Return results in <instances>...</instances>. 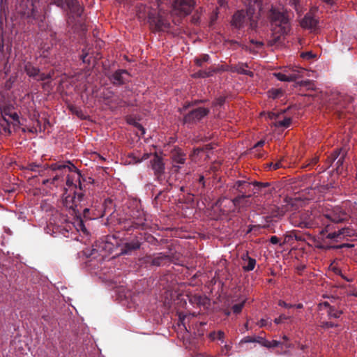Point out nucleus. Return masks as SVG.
I'll list each match as a JSON object with an SVG mask.
<instances>
[{
  "mask_svg": "<svg viewBox=\"0 0 357 357\" xmlns=\"http://www.w3.org/2000/svg\"><path fill=\"white\" fill-rule=\"evenodd\" d=\"M255 342V336L244 337L240 342V344Z\"/></svg>",
  "mask_w": 357,
  "mask_h": 357,
  "instance_id": "nucleus-57",
  "label": "nucleus"
},
{
  "mask_svg": "<svg viewBox=\"0 0 357 357\" xmlns=\"http://www.w3.org/2000/svg\"><path fill=\"white\" fill-rule=\"evenodd\" d=\"M129 73L126 70L119 69L114 72L108 78L114 86H121L128 82Z\"/></svg>",
  "mask_w": 357,
  "mask_h": 357,
  "instance_id": "nucleus-15",
  "label": "nucleus"
},
{
  "mask_svg": "<svg viewBox=\"0 0 357 357\" xmlns=\"http://www.w3.org/2000/svg\"><path fill=\"white\" fill-rule=\"evenodd\" d=\"M9 117L14 121V126H18L20 123L19 116L16 112H12L11 116H9Z\"/></svg>",
  "mask_w": 357,
  "mask_h": 357,
  "instance_id": "nucleus-55",
  "label": "nucleus"
},
{
  "mask_svg": "<svg viewBox=\"0 0 357 357\" xmlns=\"http://www.w3.org/2000/svg\"><path fill=\"white\" fill-rule=\"evenodd\" d=\"M225 100H226V98L225 96H219L217 98H215V100L213 102V105L214 107H217V106L221 107L225 104Z\"/></svg>",
  "mask_w": 357,
  "mask_h": 357,
  "instance_id": "nucleus-49",
  "label": "nucleus"
},
{
  "mask_svg": "<svg viewBox=\"0 0 357 357\" xmlns=\"http://www.w3.org/2000/svg\"><path fill=\"white\" fill-rule=\"evenodd\" d=\"M77 230L82 231L84 234H88L87 229L84 224V219L80 215L76 216Z\"/></svg>",
  "mask_w": 357,
  "mask_h": 357,
  "instance_id": "nucleus-39",
  "label": "nucleus"
},
{
  "mask_svg": "<svg viewBox=\"0 0 357 357\" xmlns=\"http://www.w3.org/2000/svg\"><path fill=\"white\" fill-rule=\"evenodd\" d=\"M241 259L243 261V269L245 271H251L255 268L256 260L250 257L248 252L241 256Z\"/></svg>",
  "mask_w": 357,
  "mask_h": 357,
  "instance_id": "nucleus-25",
  "label": "nucleus"
},
{
  "mask_svg": "<svg viewBox=\"0 0 357 357\" xmlns=\"http://www.w3.org/2000/svg\"><path fill=\"white\" fill-rule=\"evenodd\" d=\"M75 178H71L69 175L66 178V185L68 187L75 186L77 185V183H74Z\"/></svg>",
  "mask_w": 357,
  "mask_h": 357,
  "instance_id": "nucleus-60",
  "label": "nucleus"
},
{
  "mask_svg": "<svg viewBox=\"0 0 357 357\" xmlns=\"http://www.w3.org/2000/svg\"><path fill=\"white\" fill-rule=\"evenodd\" d=\"M266 342L267 343L266 344V345L265 347L266 348L277 347L282 344V342L278 340H273L271 342L267 340Z\"/></svg>",
  "mask_w": 357,
  "mask_h": 357,
  "instance_id": "nucleus-50",
  "label": "nucleus"
},
{
  "mask_svg": "<svg viewBox=\"0 0 357 357\" xmlns=\"http://www.w3.org/2000/svg\"><path fill=\"white\" fill-rule=\"evenodd\" d=\"M195 185H197L196 187V192L199 195L204 194L205 192L206 182L203 175L199 176L198 179L195 182Z\"/></svg>",
  "mask_w": 357,
  "mask_h": 357,
  "instance_id": "nucleus-30",
  "label": "nucleus"
},
{
  "mask_svg": "<svg viewBox=\"0 0 357 357\" xmlns=\"http://www.w3.org/2000/svg\"><path fill=\"white\" fill-rule=\"evenodd\" d=\"M149 167L153 172L155 180L160 184L167 183L172 185L169 179L165 178V164L164 159L161 155L155 153L149 161Z\"/></svg>",
  "mask_w": 357,
  "mask_h": 357,
  "instance_id": "nucleus-8",
  "label": "nucleus"
},
{
  "mask_svg": "<svg viewBox=\"0 0 357 357\" xmlns=\"http://www.w3.org/2000/svg\"><path fill=\"white\" fill-rule=\"evenodd\" d=\"M344 151H345L342 149L335 150L331 156L328 158V162L330 163V165H332V164L342 155Z\"/></svg>",
  "mask_w": 357,
  "mask_h": 357,
  "instance_id": "nucleus-34",
  "label": "nucleus"
},
{
  "mask_svg": "<svg viewBox=\"0 0 357 357\" xmlns=\"http://www.w3.org/2000/svg\"><path fill=\"white\" fill-rule=\"evenodd\" d=\"M209 112V109L206 107L193 108L183 115V123L188 126H195L207 116Z\"/></svg>",
  "mask_w": 357,
  "mask_h": 357,
  "instance_id": "nucleus-10",
  "label": "nucleus"
},
{
  "mask_svg": "<svg viewBox=\"0 0 357 357\" xmlns=\"http://www.w3.org/2000/svg\"><path fill=\"white\" fill-rule=\"evenodd\" d=\"M151 153H144L142 157H139L134 153H130L128 155L126 162L130 165H136L142 162L144 160L149 159L151 156Z\"/></svg>",
  "mask_w": 357,
  "mask_h": 357,
  "instance_id": "nucleus-27",
  "label": "nucleus"
},
{
  "mask_svg": "<svg viewBox=\"0 0 357 357\" xmlns=\"http://www.w3.org/2000/svg\"><path fill=\"white\" fill-rule=\"evenodd\" d=\"M23 69L26 75L33 79L40 70L38 67L34 66L31 61H24L23 64Z\"/></svg>",
  "mask_w": 357,
  "mask_h": 357,
  "instance_id": "nucleus-26",
  "label": "nucleus"
},
{
  "mask_svg": "<svg viewBox=\"0 0 357 357\" xmlns=\"http://www.w3.org/2000/svg\"><path fill=\"white\" fill-rule=\"evenodd\" d=\"M272 35L268 41L270 46H278L283 43L284 36L288 33H280L279 31H272Z\"/></svg>",
  "mask_w": 357,
  "mask_h": 357,
  "instance_id": "nucleus-24",
  "label": "nucleus"
},
{
  "mask_svg": "<svg viewBox=\"0 0 357 357\" xmlns=\"http://www.w3.org/2000/svg\"><path fill=\"white\" fill-rule=\"evenodd\" d=\"M14 107L11 104H4L0 106V113L1 116H11Z\"/></svg>",
  "mask_w": 357,
  "mask_h": 357,
  "instance_id": "nucleus-33",
  "label": "nucleus"
},
{
  "mask_svg": "<svg viewBox=\"0 0 357 357\" xmlns=\"http://www.w3.org/2000/svg\"><path fill=\"white\" fill-rule=\"evenodd\" d=\"M347 155V151H344L342 155L337 159V162H335V169L337 173H341L343 170V163L344 161L345 156Z\"/></svg>",
  "mask_w": 357,
  "mask_h": 357,
  "instance_id": "nucleus-37",
  "label": "nucleus"
},
{
  "mask_svg": "<svg viewBox=\"0 0 357 357\" xmlns=\"http://www.w3.org/2000/svg\"><path fill=\"white\" fill-rule=\"evenodd\" d=\"M287 317L285 315H280L279 317L275 318L274 322L277 324H281L284 320L287 319Z\"/></svg>",
  "mask_w": 357,
  "mask_h": 357,
  "instance_id": "nucleus-64",
  "label": "nucleus"
},
{
  "mask_svg": "<svg viewBox=\"0 0 357 357\" xmlns=\"http://www.w3.org/2000/svg\"><path fill=\"white\" fill-rule=\"evenodd\" d=\"M252 194L238 195L231 200V202L235 208H241L248 207L251 204V202L250 200Z\"/></svg>",
  "mask_w": 357,
  "mask_h": 357,
  "instance_id": "nucleus-20",
  "label": "nucleus"
},
{
  "mask_svg": "<svg viewBox=\"0 0 357 357\" xmlns=\"http://www.w3.org/2000/svg\"><path fill=\"white\" fill-rule=\"evenodd\" d=\"M245 301H243L240 303L234 305L232 307L233 312L234 314H239L241 312V310L245 305Z\"/></svg>",
  "mask_w": 357,
  "mask_h": 357,
  "instance_id": "nucleus-47",
  "label": "nucleus"
},
{
  "mask_svg": "<svg viewBox=\"0 0 357 357\" xmlns=\"http://www.w3.org/2000/svg\"><path fill=\"white\" fill-rule=\"evenodd\" d=\"M195 5L194 0H174L172 6L181 15H188Z\"/></svg>",
  "mask_w": 357,
  "mask_h": 357,
  "instance_id": "nucleus-14",
  "label": "nucleus"
},
{
  "mask_svg": "<svg viewBox=\"0 0 357 357\" xmlns=\"http://www.w3.org/2000/svg\"><path fill=\"white\" fill-rule=\"evenodd\" d=\"M298 239L297 236L296 235L295 231H291L289 233H287L284 236V241L282 243H280V246L283 247L285 244L291 243L294 238Z\"/></svg>",
  "mask_w": 357,
  "mask_h": 357,
  "instance_id": "nucleus-32",
  "label": "nucleus"
},
{
  "mask_svg": "<svg viewBox=\"0 0 357 357\" xmlns=\"http://www.w3.org/2000/svg\"><path fill=\"white\" fill-rule=\"evenodd\" d=\"M250 42L251 44L254 45L255 47H251L246 46V50H249L250 52L254 53V54H256L257 52V50L261 48L264 45V43L262 42L257 41L253 39H251L250 40Z\"/></svg>",
  "mask_w": 357,
  "mask_h": 357,
  "instance_id": "nucleus-36",
  "label": "nucleus"
},
{
  "mask_svg": "<svg viewBox=\"0 0 357 357\" xmlns=\"http://www.w3.org/2000/svg\"><path fill=\"white\" fill-rule=\"evenodd\" d=\"M209 338L212 340H214L215 339H218L220 340H222L223 342V339L225 337V333L222 331H219L218 333L215 332H211L209 335Z\"/></svg>",
  "mask_w": 357,
  "mask_h": 357,
  "instance_id": "nucleus-43",
  "label": "nucleus"
},
{
  "mask_svg": "<svg viewBox=\"0 0 357 357\" xmlns=\"http://www.w3.org/2000/svg\"><path fill=\"white\" fill-rule=\"evenodd\" d=\"M51 3L69 13L72 17H79L83 11L77 0H51Z\"/></svg>",
  "mask_w": 357,
  "mask_h": 357,
  "instance_id": "nucleus-11",
  "label": "nucleus"
},
{
  "mask_svg": "<svg viewBox=\"0 0 357 357\" xmlns=\"http://www.w3.org/2000/svg\"><path fill=\"white\" fill-rule=\"evenodd\" d=\"M251 185L252 183L247 181L238 180L234 183L231 189L233 193L236 195L252 194Z\"/></svg>",
  "mask_w": 357,
  "mask_h": 357,
  "instance_id": "nucleus-18",
  "label": "nucleus"
},
{
  "mask_svg": "<svg viewBox=\"0 0 357 357\" xmlns=\"http://www.w3.org/2000/svg\"><path fill=\"white\" fill-rule=\"evenodd\" d=\"M55 55L52 45L43 44L41 45L40 48V56L48 59V63L55 65L56 62L53 61V57L55 56Z\"/></svg>",
  "mask_w": 357,
  "mask_h": 357,
  "instance_id": "nucleus-21",
  "label": "nucleus"
},
{
  "mask_svg": "<svg viewBox=\"0 0 357 357\" xmlns=\"http://www.w3.org/2000/svg\"><path fill=\"white\" fill-rule=\"evenodd\" d=\"M289 3L294 8L297 13L301 12V7L300 5V0H289Z\"/></svg>",
  "mask_w": 357,
  "mask_h": 357,
  "instance_id": "nucleus-48",
  "label": "nucleus"
},
{
  "mask_svg": "<svg viewBox=\"0 0 357 357\" xmlns=\"http://www.w3.org/2000/svg\"><path fill=\"white\" fill-rule=\"evenodd\" d=\"M303 71L301 70H293L292 73H289V70H286L285 73H274L273 75L278 80L282 82H294L302 75L301 73Z\"/></svg>",
  "mask_w": 357,
  "mask_h": 357,
  "instance_id": "nucleus-19",
  "label": "nucleus"
},
{
  "mask_svg": "<svg viewBox=\"0 0 357 357\" xmlns=\"http://www.w3.org/2000/svg\"><path fill=\"white\" fill-rule=\"evenodd\" d=\"M170 158L173 163L178 165L186 164V154L179 148L174 149L172 151Z\"/></svg>",
  "mask_w": 357,
  "mask_h": 357,
  "instance_id": "nucleus-23",
  "label": "nucleus"
},
{
  "mask_svg": "<svg viewBox=\"0 0 357 357\" xmlns=\"http://www.w3.org/2000/svg\"><path fill=\"white\" fill-rule=\"evenodd\" d=\"M206 325V322H199V324H196V334L199 336H203L204 334V327Z\"/></svg>",
  "mask_w": 357,
  "mask_h": 357,
  "instance_id": "nucleus-46",
  "label": "nucleus"
},
{
  "mask_svg": "<svg viewBox=\"0 0 357 357\" xmlns=\"http://www.w3.org/2000/svg\"><path fill=\"white\" fill-rule=\"evenodd\" d=\"M328 317L331 318L337 319L342 314V310H337L334 306L330 307V309L327 312Z\"/></svg>",
  "mask_w": 357,
  "mask_h": 357,
  "instance_id": "nucleus-38",
  "label": "nucleus"
},
{
  "mask_svg": "<svg viewBox=\"0 0 357 357\" xmlns=\"http://www.w3.org/2000/svg\"><path fill=\"white\" fill-rule=\"evenodd\" d=\"M68 167L70 171H73V169H75L76 172L77 178L75 179V182L78 183V187L75 185V190L73 192V195L75 197L76 204L78 205V208L82 209L84 206H86L89 204V196L90 195V192L88 190L87 185L88 183L85 184L84 182L85 178H84L79 172L74 165H72V167L65 165H59V164H53L50 166V168L53 171L56 170H62Z\"/></svg>",
  "mask_w": 357,
  "mask_h": 357,
  "instance_id": "nucleus-4",
  "label": "nucleus"
},
{
  "mask_svg": "<svg viewBox=\"0 0 357 357\" xmlns=\"http://www.w3.org/2000/svg\"><path fill=\"white\" fill-rule=\"evenodd\" d=\"M213 72H214L213 70H211V71L199 70L198 72H197L194 75V77H196V78H199V77H202V78L208 77L212 75Z\"/></svg>",
  "mask_w": 357,
  "mask_h": 357,
  "instance_id": "nucleus-44",
  "label": "nucleus"
},
{
  "mask_svg": "<svg viewBox=\"0 0 357 357\" xmlns=\"http://www.w3.org/2000/svg\"><path fill=\"white\" fill-rule=\"evenodd\" d=\"M269 97L275 99L282 95V90L280 89H273L268 91Z\"/></svg>",
  "mask_w": 357,
  "mask_h": 357,
  "instance_id": "nucleus-45",
  "label": "nucleus"
},
{
  "mask_svg": "<svg viewBox=\"0 0 357 357\" xmlns=\"http://www.w3.org/2000/svg\"><path fill=\"white\" fill-rule=\"evenodd\" d=\"M149 258L151 259V261H147L153 266H164L167 264L172 263L174 261L176 258L174 257L173 254H165L162 252H160L157 255V256L151 258V257H149Z\"/></svg>",
  "mask_w": 357,
  "mask_h": 357,
  "instance_id": "nucleus-17",
  "label": "nucleus"
},
{
  "mask_svg": "<svg viewBox=\"0 0 357 357\" xmlns=\"http://www.w3.org/2000/svg\"><path fill=\"white\" fill-rule=\"evenodd\" d=\"M157 9L144 7V14L147 13L148 22L151 28L155 31H164L169 28L170 23L167 20L168 15L166 8L169 7L171 0H155Z\"/></svg>",
  "mask_w": 357,
  "mask_h": 357,
  "instance_id": "nucleus-2",
  "label": "nucleus"
},
{
  "mask_svg": "<svg viewBox=\"0 0 357 357\" xmlns=\"http://www.w3.org/2000/svg\"><path fill=\"white\" fill-rule=\"evenodd\" d=\"M301 56L304 59H310L314 57V54L312 52H307L302 53Z\"/></svg>",
  "mask_w": 357,
  "mask_h": 357,
  "instance_id": "nucleus-62",
  "label": "nucleus"
},
{
  "mask_svg": "<svg viewBox=\"0 0 357 357\" xmlns=\"http://www.w3.org/2000/svg\"><path fill=\"white\" fill-rule=\"evenodd\" d=\"M245 68H248V65L246 63H239L238 65H232L230 67V70L232 73H237L241 75H245L250 77H253L254 73L248 70H246Z\"/></svg>",
  "mask_w": 357,
  "mask_h": 357,
  "instance_id": "nucleus-28",
  "label": "nucleus"
},
{
  "mask_svg": "<svg viewBox=\"0 0 357 357\" xmlns=\"http://www.w3.org/2000/svg\"><path fill=\"white\" fill-rule=\"evenodd\" d=\"M49 168L48 165H42L36 162L29 164L25 169L31 172H38V175L43 176L45 170Z\"/></svg>",
  "mask_w": 357,
  "mask_h": 357,
  "instance_id": "nucleus-29",
  "label": "nucleus"
},
{
  "mask_svg": "<svg viewBox=\"0 0 357 357\" xmlns=\"http://www.w3.org/2000/svg\"><path fill=\"white\" fill-rule=\"evenodd\" d=\"M267 17L270 22L271 31L289 33L291 31L290 17L287 10L272 6L268 10Z\"/></svg>",
  "mask_w": 357,
  "mask_h": 357,
  "instance_id": "nucleus-6",
  "label": "nucleus"
},
{
  "mask_svg": "<svg viewBox=\"0 0 357 357\" xmlns=\"http://www.w3.org/2000/svg\"><path fill=\"white\" fill-rule=\"evenodd\" d=\"M130 217L131 225L127 228L139 229L144 230L148 227L146 223V214L142 208L140 201H133L130 206Z\"/></svg>",
  "mask_w": 357,
  "mask_h": 357,
  "instance_id": "nucleus-7",
  "label": "nucleus"
},
{
  "mask_svg": "<svg viewBox=\"0 0 357 357\" xmlns=\"http://www.w3.org/2000/svg\"><path fill=\"white\" fill-rule=\"evenodd\" d=\"M63 207L70 211L71 215L78 216L81 215L80 208L76 204L74 195L64 194L62 198Z\"/></svg>",
  "mask_w": 357,
  "mask_h": 357,
  "instance_id": "nucleus-16",
  "label": "nucleus"
},
{
  "mask_svg": "<svg viewBox=\"0 0 357 357\" xmlns=\"http://www.w3.org/2000/svg\"><path fill=\"white\" fill-rule=\"evenodd\" d=\"M321 326L324 328H330L337 327V325L331 321H324L321 323Z\"/></svg>",
  "mask_w": 357,
  "mask_h": 357,
  "instance_id": "nucleus-54",
  "label": "nucleus"
},
{
  "mask_svg": "<svg viewBox=\"0 0 357 357\" xmlns=\"http://www.w3.org/2000/svg\"><path fill=\"white\" fill-rule=\"evenodd\" d=\"M38 0H20V12L27 17H36V6Z\"/></svg>",
  "mask_w": 357,
  "mask_h": 357,
  "instance_id": "nucleus-13",
  "label": "nucleus"
},
{
  "mask_svg": "<svg viewBox=\"0 0 357 357\" xmlns=\"http://www.w3.org/2000/svg\"><path fill=\"white\" fill-rule=\"evenodd\" d=\"M142 240V234L141 233L137 236L130 237L122 245L121 253L122 255H131L133 252L140 248Z\"/></svg>",
  "mask_w": 357,
  "mask_h": 357,
  "instance_id": "nucleus-12",
  "label": "nucleus"
},
{
  "mask_svg": "<svg viewBox=\"0 0 357 357\" xmlns=\"http://www.w3.org/2000/svg\"><path fill=\"white\" fill-rule=\"evenodd\" d=\"M247 6L246 11H237L232 19V25L236 29L248 26L254 30L257 26V15L256 8L261 10V0H242Z\"/></svg>",
  "mask_w": 357,
  "mask_h": 357,
  "instance_id": "nucleus-1",
  "label": "nucleus"
},
{
  "mask_svg": "<svg viewBox=\"0 0 357 357\" xmlns=\"http://www.w3.org/2000/svg\"><path fill=\"white\" fill-rule=\"evenodd\" d=\"M268 166L270 167H273V169L276 170L280 167H282V164H281V160H279L277 162L275 163H273V162H271Z\"/></svg>",
  "mask_w": 357,
  "mask_h": 357,
  "instance_id": "nucleus-59",
  "label": "nucleus"
},
{
  "mask_svg": "<svg viewBox=\"0 0 357 357\" xmlns=\"http://www.w3.org/2000/svg\"><path fill=\"white\" fill-rule=\"evenodd\" d=\"M266 341L267 340L263 337L255 336V342L259 343L263 347H266V344L267 343Z\"/></svg>",
  "mask_w": 357,
  "mask_h": 357,
  "instance_id": "nucleus-52",
  "label": "nucleus"
},
{
  "mask_svg": "<svg viewBox=\"0 0 357 357\" xmlns=\"http://www.w3.org/2000/svg\"><path fill=\"white\" fill-rule=\"evenodd\" d=\"M291 224L301 229H312L321 227L319 211L303 210L295 212L290 215Z\"/></svg>",
  "mask_w": 357,
  "mask_h": 357,
  "instance_id": "nucleus-5",
  "label": "nucleus"
},
{
  "mask_svg": "<svg viewBox=\"0 0 357 357\" xmlns=\"http://www.w3.org/2000/svg\"><path fill=\"white\" fill-rule=\"evenodd\" d=\"M252 185H253L255 187H257L259 189H261L262 188H266L270 185L269 183H261L258 181H254L252 183Z\"/></svg>",
  "mask_w": 357,
  "mask_h": 357,
  "instance_id": "nucleus-56",
  "label": "nucleus"
},
{
  "mask_svg": "<svg viewBox=\"0 0 357 357\" xmlns=\"http://www.w3.org/2000/svg\"><path fill=\"white\" fill-rule=\"evenodd\" d=\"M212 149H213V147H212L211 144H207L203 149L197 148V149H194V154L199 153L201 151H204V150L208 151Z\"/></svg>",
  "mask_w": 357,
  "mask_h": 357,
  "instance_id": "nucleus-58",
  "label": "nucleus"
},
{
  "mask_svg": "<svg viewBox=\"0 0 357 357\" xmlns=\"http://www.w3.org/2000/svg\"><path fill=\"white\" fill-rule=\"evenodd\" d=\"M183 169V167H181V165H178V164L172 162V166L171 168V171L172 172V173H176V174L180 173Z\"/></svg>",
  "mask_w": 357,
  "mask_h": 357,
  "instance_id": "nucleus-51",
  "label": "nucleus"
},
{
  "mask_svg": "<svg viewBox=\"0 0 357 357\" xmlns=\"http://www.w3.org/2000/svg\"><path fill=\"white\" fill-rule=\"evenodd\" d=\"M83 215V219L85 220H90L92 219H96L98 217H102V214L96 215L93 213L91 212V209L89 208L85 207L83 210L81 209V216Z\"/></svg>",
  "mask_w": 357,
  "mask_h": 357,
  "instance_id": "nucleus-31",
  "label": "nucleus"
},
{
  "mask_svg": "<svg viewBox=\"0 0 357 357\" xmlns=\"http://www.w3.org/2000/svg\"><path fill=\"white\" fill-rule=\"evenodd\" d=\"M210 59V56L208 54H202L199 57H196L195 59V64L199 67H202L203 63L208 61Z\"/></svg>",
  "mask_w": 357,
  "mask_h": 357,
  "instance_id": "nucleus-41",
  "label": "nucleus"
},
{
  "mask_svg": "<svg viewBox=\"0 0 357 357\" xmlns=\"http://www.w3.org/2000/svg\"><path fill=\"white\" fill-rule=\"evenodd\" d=\"M278 305L285 308H291L294 307V305L287 303L285 301L282 300L279 301Z\"/></svg>",
  "mask_w": 357,
  "mask_h": 357,
  "instance_id": "nucleus-61",
  "label": "nucleus"
},
{
  "mask_svg": "<svg viewBox=\"0 0 357 357\" xmlns=\"http://www.w3.org/2000/svg\"><path fill=\"white\" fill-rule=\"evenodd\" d=\"M206 102V100H195L193 102H188L185 105H184L183 108L179 109V112L181 113H183L184 111H185L188 108H190V107H191L192 106H195V105H198L199 103H203V102Z\"/></svg>",
  "mask_w": 357,
  "mask_h": 357,
  "instance_id": "nucleus-42",
  "label": "nucleus"
},
{
  "mask_svg": "<svg viewBox=\"0 0 357 357\" xmlns=\"http://www.w3.org/2000/svg\"><path fill=\"white\" fill-rule=\"evenodd\" d=\"M291 121H292V120L291 118L287 117V118H284L283 120L276 121L274 123V126L277 128L282 127L284 128H287L291 124Z\"/></svg>",
  "mask_w": 357,
  "mask_h": 357,
  "instance_id": "nucleus-35",
  "label": "nucleus"
},
{
  "mask_svg": "<svg viewBox=\"0 0 357 357\" xmlns=\"http://www.w3.org/2000/svg\"><path fill=\"white\" fill-rule=\"evenodd\" d=\"M321 227H324L321 233L335 229L334 225L348 222L350 215L340 206H326L319 211Z\"/></svg>",
  "mask_w": 357,
  "mask_h": 357,
  "instance_id": "nucleus-3",
  "label": "nucleus"
},
{
  "mask_svg": "<svg viewBox=\"0 0 357 357\" xmlns=\"http://www.w3.org/2000/svg\"><path fill=\"white\" fill-rule=\"evenodd\" d=\"M338 233L340 234V239L342 241L344 239L345 236H351L354 235V231L350 229L349 227H344L340 229H338Z\"/></svg>",
  "mask_w": 357,
  "mask_h": 357,
  "instance_id": "nucleus-40",
  "label": "nucleus"
},
{
  "mask_svg": "<svg viewBox=\"0 0 357 357\" xmlns=\"http://www.w3.org/2000/svg\"><path fill=\"white\" fill-rule=\"evenodd\" d=\"M318 24V20L314 17L312 13H306L301 22V26L303 28L311 30H315Z\"/></svg>",
  "mask_w": 357,
  "mask_h": 357,
  "instance_id": "nucleus-22",
  "label": "nucleus"
},
{
  "mask_svg": "<svg viewBox=\"0 0 357 357\" xmlns=\"http://www.w3.org/2000/svg\"><path fill=\"white\" fill-rule=\"evenodd\" d=\"M312 85H313V83L310 80L301 81L300 82V86H307L308 88H311Z\"/></svg>",
  "mask_w": 357,
  "mask_h": 357,
  "instance_id": "nucleus-63",
  "label": "nucleus"
},
{
  "mask_svg": "<svg viewBox=\"0 0 357 357\" xmlns=\"http://www.w3.org/2000/svg\"><path fill=\"white\" fill-rule=\"evenodd\" d=\"M320 235V241L317 245V248L322 250H331V249H341L343 248H350L353 245L349 243H343L339 245H332L329 244V241H332L333 242H339L341 240L340 239V236L338 233V231L333 230L329 231L328 232L321 233V230L319 232Z\"/></svg>",
  "mask_w": 357,
  "mask_h": 357,
  "instance_id": "nucleus-9",
  "label": "nucleus"
},
{
  "mask_svg": "<svg viewBox=\"0 0 357 357\" xmlns=\"http://www.w3.org/2000/svg\"><path fill=\"white\" fill-rule=\"evenodd\" d=\"M34 80H36L37 82H43L47 80L45 73H42L40 70H39V73L36 75V77L34 78Z\"/></svg>",
  "mask_w": 357,
  "mask_h": 357,
  "instance_id": "nucleus-53",
  "label": "nucleus"
}]
</instances>
